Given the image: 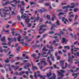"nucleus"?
I'll return each instance as SVG.
<instances>
[{"label":"nucleus","instance_id":"f257e3e1","mask_svg":"<svg viewBox=\"0 0 79 79\" xmlns=\"http://www.w3.org/2000/svg\"><path fill=\"white\" fill-rule=\"evenodd\" d=\"M47 27V26L43 24L40 26V28L39 30V34H42V33H43L44 31H46V29H42L43 27Z\"/></svg>","mask_w":79,"mask_h":79},{"label":"nucleus","instance_id":"f03ea898","mask_svg":"<svg viewBox=\"0 0 79 79\" xmlns=\"http://www.w3.org/2000/svg\"><path fill=\"white\" fill-rule=\"evenodd\" d=\"M2 11L3 12V15H4L3 16L2 15V13L1 12H0V15H1V17H3V18H6V15H8V13H7V11H9V10H6L5 9H3L2 10Z\"/></svg>","mask_w":79,"mask_h":79},{"label":"nucleus","instance_id":"7ed1b4c3","mask_svg":"<svg viewBox=\"0 0 79 79\" xmlns=\"http://www.w3.org/2000/svg\"><path fill=\"white\" fill-rule=\"evenodd\" d=\"M64 72H65V71L63 70H60V72H59V71H57L58 74L59 75H61V77H63V75L62 74V73H64Z\"/></svg>","mask_w":79,"mask_h":79},{"label":"nucleus","instance_id":"20e7f679","mask_svg":"<svg viewBox=\"0 0 79 79\" xmlns=\"http://www.w3.org/2000/svg\"><path fill=\"white\" fill-rule=\"evenodd\" d=\"M73 58H74V56H72V57L70 56H69L68 57V61L70 63H73Z\"/></svg>","mask_w":79,"mask_h":79},{"label":"nucleus","instance_id":"39448f33","mask_svg":"<svg viewBox=\"0 0 79 79\" xmlns=\"http://www.w3.org/2000/svg\"><path fill=\"white\" fill-rule=\"evenodd\" d=\"M13 3V2H9V1H7L5 3H3L2 4V6H6V5H7V4H10V3Z\"/></svg>","mask_w":79,"mask_h":79},{"label":"nucleus","instance_id":"423d86ee","mask_svg":"<svg viewBox=\"0 0 79 79\" xmlns=\"http://www.w3.org/2000/svg\"><path fill=\"white\" fill-rule=\"evenodd\" d=\"M38 16L39 14L37 15V17L36 18V19H35L34 21L33 22L34 23H35V21H38L39 20V19H40V17Z\"/></svg>","mask_w":79,"mask_h":79},{"label":"nucleus","instance_id":"0eeeda50","mask_svg":"<svg viewBox=\"0 0 79 79\" xmlns=\"http://www.w3.org/2000/svg\"><path fill=\"white\" fill-rule=\"evenodd\" d=\"M47 61L48 63H49L50 65H52V62L50 61V56H48L47 58Z\"/></svg>","mask_w":79,"mask_h":79},{"label":"nucleus","instance_id":"6e6552de","mask_svg":"<svg viewBox=\"0 0 79 79\" xmlns=\"http://www.w3.org/2000/svg\"><path fill=\"white\" fill-rule=\"evenodd\" d=\"M11 67H12V68H13L14 69L16 70V69H18L19 66H15V65H12Z\"/></svg>","mask_w":79,"mask_h":79},{"label":"nucleus","instance_id":"1a4fd4ad","mask_svg":"<svg viewBox=\"0 0 79 79\" xmlns=\"http://www.w3.org/2000/svg\"><path fill=\"white\" fill-rule=\"evenodd\" d=\"M68 42V41L66 40L65 38H63L62 39V43H65Z\"/></svg>","mask_w":79,"mask_h":79},{"label":"nucleus","instance_id":"9d476101","mask_svg":"<svg viewBox=\"0 0 79 79\" xmlns=\"http://www.w3.org/2000/svg\"><path fill=\"white\" fill-rule=\"evenodd\" d=\"M62 21L63 22L64 21H66V22H67V23H69L68 20H67V19H65V17H63L62 18Z\"/></svg>","mask_w":79,"mask_h":79},{"label":"nucleus","instance_id":"9b49d317","mask_svg":"<svg viewBox=\"0 0 79 79\" xmlns=\"http://www.w3.org/2000/svg\"><path fill=\"white\" fill-rule=\"evenodd\" d=\"M64 60H62L60 61V64L62 66H63L64 65Z\"/></svg>","mask_w":79,"mask_h":79},{"label":"nucleus","instance_id":"f8f14e48","mask_svg":"<svg viewBox=\"0 0 79 79\" xmlns=\"http://www.w3.org/2000/svg\"><path fill=\"white\" fill-rule=\"evenodd\" d=\"M44 5L45 6H50L49 8H51V7H50V4L48 2H46L44 4Z\"/></svg>","mask_w":79,"mask_h":79},{"label":"nucleus","instance_id":"ddd939ff","mask_svg":"<svg viewBox=\"0 0 79 79\" xmlns=\"http://www.w3.org/2000/svg\"><path fill=\"white\" fill-rule=\"evenodd\" d=\"M25 15H26V14H25L23 15H22L21 17V18H23V19L24 20V19H25V18H26V16H25Z\"/></svg>","mask_w":79,"mask_h":79},{"label":"nucleus","instance_id":"4468645a","mask_svg":"<svg viewBox=\"0 0 79 79\" xmlns=\"http://www.w3.org/2000/svg\"><path fill=\"white\" fill-rule=\"evenodd\" d=\"M39 11H40L41 13H44L45 12V10L44 9V8H43L42 10L41 9H40L39 10Z\"/></svg>","mask_w":79,"mask_h":79},{"label":"nucleus","instance_id":"2eb2a0df","mask_svg":"<svg viewBox=\"0 0 79 79\" xmlns=\"http://www.w3.org/2000/svg\"><path fill=\"white\" fill-rule=\"evenodd\" d=\"M5 36H3L2 38L1 39V41L2 42H5Z\"/></svg>","mask_w":79,"mask_h":79},{"label":"nucleus","instance_id":"dca6fc26","mask_svg":"<svg viewBox=\"0 0 79 79\" xmlns=\"http://www.w3.org/2000/svg\"><path fill=\"white\" fill-rule=\"evenodd\" d=\"M31 66V64H27L26 65V66H24V69H26L27 68H28L29 67Z\"/></svg>","mask_w":79,"mask_h":79},{"label":"nucleus","instance_id":"f3484780","mask_svg":"<svg viewBox=\"0 0 79 79\" xmlns=\"http://www.w3.org/2000/svg\"><path fill=\"white\" fill-rule=\"evenodd\" d=\"M44 63V66H45V65H47V63L45 61H41V63Z\"/></svg>","mask_w":79,"mask_h":79},{"label":"nucleus","instance_id":"a211bd4d","mask_svg":"<svg viewBox=\"0 0 79 79\" xmlns=\"http://www.w3.org/2000/svg\"><path fill=\"white\" fill-rule=\"evenodd\" d=\"M5 63H10V60L8 59V58H7L6 60H4Z\"/></svg>","mask_w":79,"mask_h":79},{"label":"nucleus","instance_id":"6ab92c4d","mask_svg":"<svg viewBox=\"0 0 79 79\" xmlns=\"http://www.w3.org/2000/svg\"><path fill=\"white\" fill-rule=\"evenodd\" d=\"M42 50L44 51V52H46L47 51V50L46 49V48L45 46H44V48H42Z\"/></svg>","mask_w":79,"mask_h":79},{"label":"nucleus","instance_id":"aec40b11","mask_svg":"<svg viewBox=\"0 0 79 79\" xmlns=\"http://www.w3.org/2000/svg\"><path fill=\"white\" fill-rule=\"evenodd\" d=\"M24 11V9H23L21 8L20 9V11L22 15H23V14Z\"/></svg>","mask_w":79,"mask_h":79},{"label":"nucleus","instance_id":"412c9836","mask_svg":"<svg viewBox=\"0 0 79 79\" xmlns=\"http://www.w3.org/2000/svg\"><path fill=\"white\" fill-rule=\"evenodd\" d=\"M55 27V25H54V24L52 25L51 27L50 28V30H52V29H53V28H54V27Z\"/></svg>","mask_w":79,"mask_h":79},{"label":"nucleus","instance_id":"4be33fe9","mask_svg":"<svg viewBox=\"0 0 79 79\" xmlns=\"http://www.w3.org/2000/svg\"><path fill=\"white\" fill-rule=\"evenodd\" d=\"M29 21H30V20L29 19H25V21L27 22V24H28V23H29Z\"/></svg>","mask_w":79,"mask_h":79},{"label":"nucleus","instance_id":"5701e85b","mask_svg":"<svg viewBox=\"0 0 79 79\" xmlns=\"http://www.w3.org/2000/svg\"><path fill=\"white\" fill-rule=\"evenodd\" d=\"M46 18H47L49 20L51 19H50V15H47Z\"/></svg>","mask_w":79,"mask_h":79},{"label":"nucleus","instance_id":"b1692460","mask_svg":"<svg viewBox=\"0 0 79 79\" xmlns=\"http://www.w3.org/2000/svg\"><path fill=\"white\" fill-rule=\"evenodd\" d=\"M76 54L77 56H79V52H76V53H74V55L75 56H76Z\"/></svg>","mask_w":79,"mask_h":79},{"label":"nucleus","instance_id":"393cba45","mask_svg":"<svg viewBox=\"0 0 79 79\" xmlns=\"http://www.w3.org/2000/svg\"><path fill=\"white\" fill-rule=\"evenodd\" d=\"M24 73V72L21 71V72L19 73V75H20V76H22L23 74Z\"/></svg>","mask_w":79,"mask_h":79},{"label":"nucleus","instance_id":"a878e982","mask_svg":"<svg viewBox=\"0 0 79 79\" xmlns=\"http://www.w3.org/2000/svg\"><path fill=\"white\" fill-rule=\"evenodd\" d=\"M79 24V23L77 22H74L73 24H72V26H75V25H76V24Z\"/></svg>","mask_w":79,"mask_h":79},{"label":"nucleus","instance_id":"bb28decb","mask_svg":"<svg viewBox=\"0 0 79 79\" xmlns=\"http://www.w3.org/2000/svg\"><path fill=\"white\" fill-rule=\"evenodd\" d=\"M51 75H52V73L50 72H49V73H48L47 74V76L48 77H50V76H51Z\"/></svg>","mask_w":79,"mask_h":79},{"label":"nucleus","instance_id":"cd10ccee","mask_svg":"<svg viewBox=\"0 0 79 79\" xmlns=\"http://www.w3.org/2000/svg\"><path fill=\"white\" fill-rule=\"evenodd\" d=\"M51 50H49L48 51V52L47 53V55H51Z\"/></svg>","mask_w":79,"mask_h":79},{"label":"nucleus","instance_id":"c85d7f7f","mask_svg":"<svg viewBox=\"0 0 79 79\" xmlns=\"http://www.w3.org/2000/svg\"><path fill=\"white\" fill-rule=\"evenodd\" d=\"M21 4L22 6H24V5H25V3H24V1H22Z\"/></svg>","mask_w":79,"mask_h":79},{"label":"nucleus","instance_id":"c756f323","mask_svg":"<svg viewBox=\"0 0 79 79\" xmlns=\"http://www.w3.org/2000/svg\"><path fill=\"white\" fill-rule=\"evenodd\" d=\"M11 41H9L7 43V45H9V46H10V47H11Z\"/></svg>","mask_w":79,"mask_h":79},{"label":"nucleus","instance_id":"7c9ffc66","mask_svg":"<svg viewBox=\"0 0 79 79\" xmlns=\"http://www.w3.org/2000/svg\"><path fill=\"white\" fill-rule=\"evenodd\" d=\"M40 77V78H41V79H45V76H42V75H41Z\"/></svg>","mask_w":79,"mask_h":79},{"label":"nucleus","instance_id":"2f4dec72","mask_svg":"<svg viewBox=\"0 0 79 79\" xmlns=\"http://www.w3.org/2000/svg\"><path fill=\"white\" fill-rule=\"evenodd\" d=\"M58 15L59 16H60V15H64V13L62 12H60L59 13Z\"/></svg>","mask_w":79,"mask_h":79},{"label":"nucleus","instance_id":"473e14b6","mask_svg":"<svg viewBox=\"0 0 79 79\" xmlns=\"http://www.w3.org/2000/svg\"><path fill=\"white\" fill-rule=\"evenodd\" d=\"M55 33V32L53 31H50L49 33V34H53Z\"/></svg>","mask_w":79,"mask_h":79},{"label":"nucleus","instance_id":"72a5a7b5","mask_svg":"<svg viewBox=\"0 0 79 79\" xmlns=\"http://www.w3.org/2000/svg\"><path fill=\"white\" fill-rule=\"evenodd\" d=\"M34 4H35V2H30V5H34Z\"/></svg>","mask_w":79,"mask_h":79},{"label":"nucleus","instance_id":"f704fd0d","mask_svg":"<svg viewBox=\"0 0 79 79\" xmlns=\"http://www.w3.org/2000/svg\"><path fill=\"white\" fill-rule=\"evenodd\" d=\"M34 76L35 78H36V79L37 78V74H36V73L35 72L34 73Z\"/></svg>","mask_w":79,"mask_h":79},{"label":"nucleus","instance_id":"c9c22d12","mask_svg":"<svg viewBox=\"0 0 79 79\" xmlns=\"http://www.w3.org/2000/svg\"><path fill=\"white\" fill-rule=\"evenodd\" d=\"M59 21H57L56 22V25L57 26H60V23H59Z\"/></svg>","mask_w":79,"mask_h":79},{"label":"nucleus","instance_id":"e433bc0d","mask_svg":"<svg viewBox=\"0 0 79 79\" xmlns=\"http://www.w3.org/2000/svg\"><path fill=\"white\" fill-rule=\"evenodd\" d=\"M64 48H67V49H69V47L68 46H66L64 47Z\"/></svg>","mask_w":79,"mask_h":79},{"label":"nucleus","instance_id":"4c0bfd02","mask_svg":"<svg viewBox=\"0 0 79 79\" xmlns=\"http://www.w3.org/2000/svg\"><path fill=\"white\" fill-rule=\"evenodd\" d=\"M15 36H18V35L19 37L21 36L19 33H16L15 35Z\"/></svg>","mask_w":79,"mask_h":79},{"label":"nucleus","instance_id":"58836bf2","mask_svg":"<svg viewBox=\"0 0 79 79\" xmlns=\"http://www.w3.org/2000/svg\"><path fill=\"white\" fill-rule=\"evenodd\" d=\"M4 31L5 32L7 33V32H9V30H5V29H3L2 32H3V31Z\"/></svg>","mask_w":79,"mask_h":79},{"label":"nucleus","instance_id":"ea45409f","mask_svg":"<svg viewBox=\"0 0 79 79\" xmlns=\"http://www.w3.org/2000/svg\"><path fill=\"white\" fill-rule=\"evenodd\" d=\"M54 68H57V69H59V67H57L56 65L55 64L54 65Z\"/></svg>","mask_w":79,"mask_h":79},{"label":"nucleus","instance_id":"a19ab883","mask_svg":"<svg viewBox=\"0 0 79 79\" xmlns=\"http://www.w3.org/2000/svg\"><path fill=\"white\" fill-rule=\"evenodd\" d=\"M2 45H7V44L5 43H2Z\"/></svg>","mask_w":79,"mask_h":79},{"label":"nucleus","instance_id":"79ce46f5","mask_svg":"<svg viewBox=\"0 0 79 79\" xmlns=\"http://www.w3.org/2000/svg\"><path fill=\"white\" fill-rule=\"evenodd\" d=\"M54 46H55V47H56L57 46H59V45H60V44L59 43H58V44H54Z\"/></svg>","mask_w":79,"mask_h":79},{"label":"nucleus","instance_id":"37998d69","mask_svg":"<svg viewBox=\"0 0 79 79\" xmlns=\"http://www.w3.org/2000/svg\"><path fill=\"white\" fill-rule=\"evenodd\" d=\"M8 40L9 41H10V40L11 41H12V40H13V38H8Z\"/></svg>","mask_w":79,"mask_h":79},{"label":"nucleus","instance_id":"c03bdc74","mask_svg":"<svg viewBox=\"0 0 79 79\" xmlns=\"http://www.w3.org/2000/svg\"><path fill=\"white\" fill-rule=\"evenodd\" d=\"M17 19L18 21H20V20H21V18L20 17V16H18L17 17Z\"/></svg>","mask_w":79,"mask_h":79},{"label":"nucleus","instance_id":"a18cd8bd","mask_svg":"<svg viewBox=\"0 0 79 79\" xmlns=\"http://www.w3.org/2000/svg\"><path fill=\"white\" fill-rule=\"evenodd\" d=\"M11 33L12 34V35H13V36H15V35L14 34L15 33V31H12V32H11Z\"/></svg>","mask_w":79,"mask_h":79},{"label":"nucleus","instance_id":"49530a36","mask_svg":"<svg viewBox=\"0 0 79 79\" xmlns=\"http://www.w3.org/2000/svg\"><path fill=\"white\" fill-rule=\"evenodd\" d=\"M73 16H74V15H71L69 16V18H73Z\"/></svg>","mask_w":79,"mask_h":79},{"label":"nucleus","instance_id":"de8ad7c7","mask_svg":"<svg viewBox=\"0 0 79 79\" xmlns=\"http://www.w3.org/2000/svg\"><path fill=\"white\" fill-rule=\"evenodd\" d=\"M47 34H44L42 35V37H43V38H44L45 36H47Z\"/></svg>","mask_w":79,"mask_h":79},{"label":"nucleus","instance_id":"09e8293b","mask_svg":"<svg viewBox=\"0 0 79 79\" xmlns=\"http://www.w3.org/2000/svg\"><path fill=\"white\" fill-rule=\"evenodd\" d=\"M24 73L25 74H27V76L29 75V72L28 71H26L25 72H24Z\"/></svg>","mask_w":79,"mask_h":79},{"label":"nucleus","instance_id":"8fccbe9b","mask_svg":"<svg viewBox=\"0 0 79 79\" xmlns=\"http://www.w3.org/2000/svg\"><path fill=\"white\" fill-rule=\"evenodd\" d=\"M60 33L61 34H62V35H64V32L63 31H60Z\"/></svg>","mask_w":79,"mask_h":79},{"label":"nucleus","instance_id":"3c124183","mask_svg":"<svg viewBox=\"0 0 79 79\" xmlns=\"http://www.w3.org/2000/svg\"><path fill=\"white\" fill-rule=\"evenodd\" d=\"M27 25H28V27H31V24L30 23H27Z\"/></svg>","mask_w":79,"mask_h":79},{"label":"nucleus","instance_id":"603ef678","mask_svg":"<svg viewBox=\"0 0 79 79\" xmlns=\"http://www.w3.org/2000/svg\"><path fill=\"white\" fill-rule=\"evenodd\" d=\"M28 62V60H23V63H27Z\"/></svg>","mask_w":79,"mask_h":79},{"label":"nucleus","instance_id":"864d4df0","mask_svg":"<svg viewBox=\"0 0 79 79\" xmlns=\"http://www.w3.org/2000/svg\"><path fill=\"white\" fill-rule=\"evenodd\" d=\"M17 6L18 8H21V4H18Z\"/></svg>","mask_w":79,"mask_h":79},{"label":"nucleus","instance_id":"5fc2aeb1","mask_svg":"<svg viewBox=\"0 0 79 79\" xmlns=\"http://www.w3.org/2000/svg\"><path fill=\"white\" fill-rule=\"evenodd\" d=\"M77 15H76L75 16V19L74 20V21H75L76 20L77 18Z\"/></svg>","mask_w":79,"mask_h":79},{"label":"nucleus","instance_id":"6e6d98bb","mask_svg":"<svg viewBox=\"0 0 79 79\" xmlns=\"http://www.w3.org/2000/svg\"><path fill=\"white\" fill-rule=\"evenodd\" d=\"M25 39H26L27 41V40H28V39H29V37L28 36H25Z\"/></svg>","mask_w":79,"mask_h":79},{"label":"nucleus","instance_id":"4d7b16f0","mask_svg":"<svg viewBox=\"0 0 79 79\" xmlns=\"http://www.w3.org/2000/svg\"><path fill=\"white\" fill-rule=\"evenodd\" d=\"M62 9H66V8H67L66 6H64L62 7Z\"/></svg>","mask_w":79,"mask_h":79},{"label":"nucleus","instance_id":"13d9d810","mask_svg":"<svg viewBox=\"0 0 79 79\" xmlns=\"http://www.w3.org/2000/svg\"><path fill=\"white\" fill-rule=\"evenodd\" d=\"M31 56H36V54H33L32 55H31Z\"/></svg>","mask_w":79,"mask_h":79},{"label":"nucleus","instance_id":"bf43d9fd","mask_svg":"<svg viewBox=\"0 0 79 79\" xmlns=\"http://www.w3.org/2000/svg\"><path fill=\"white\" fill-rule=\"evenodd\" d=\"M32 41V39L30 38L29 39L27 40V42H29V41Z\"/></svg>","mask_w":79,"mask_h":79},{"label":"nucleus","instance_id":"052dcab7","mask_svg":"<svg viewBox=\"0 0 79 79\" xmlns=\"http://www.w3.org/2000/svg\"><path fill=\"white\" fill-rule=\"evenodd\" d=\"M60 59V56H57V60H59Z\"/></svg>","mask_w":79,"mask_h":79},{"label":"nucleus","instance_id":"680f3d73","mask_svg":"<svg viewBox=\"0 0 79 79\" xmlns=\"http://www.w3.org/2000/svg\"><path fill=\"white\" fill-rule=\"evenodd\" d=\"M20 39H21V36H20V37L18 38V41H20Z\"/></svg>","mask_w":79,"mask_h":79},{"label":"nucleus","instance_id":"e2e57ef3","mask_svg":"<svg viewBox=\"0 0 79 79\" xmlns=\"http://www.w3.org/2000/svg\"><path fill=\"white\" fill-rule=\"evenodd\" d=\"M68 20L70 22H72V21H73V20L72 19H70V18H69L68 19Z\"/></svg>","mask_w":79,"mask_h":79},{"label":"nucleus","instance_id":"0e129e2a","mask_svg":"<svg viewBox=\"0 0 79 79\" xmlns=\"http://www.w3.org/2000/svg\"><path fill=\"white\" fill-rule=\"evenodd\" d=\"M79 63V61L77 60L74 63V64H77V63Z\"/></svg>","mask_w":79,"mask_h":79},{"label":"nucleus","instance_id":"69168bd1","mask_svg":"<svg viewBox=\"0 0 79 79\" xmlns=\"http://www.w3.org/2000/svg\"><path fill=\"white\" fill-rule=\"evenodd\" d=\"M14 74H15L16 75H19V73L17 72H16V73H14Z\"/></svg>","mask_w":79,"mask_h":79},{"label":"nucleus","instance_id":"338daca9","mask_svg":"<svg viewBox=\"0 0 79 79\" xmlns=\"http://www.w3.org/2000/svg\"><path fill=\"white\" fill-rule=\"evenodd\" d=\"M73 11H74L75 12H76V11H77V9H76V8H75L73 10Z\"/></svg>","mask_w":79,"mask_h":79},{"label":"nucleus","instance_id":"774afa93","mask_svg":"<svg viewBox=\"0 0 79 79\" xmlns=\"http://www.w3.org/2000/svg\"><path fill=\"white\" fill-rule=\"evenodd\" d=\"M30 78L31 79H33V76L32 75H30Z\"/></svg>","mask_w":79,"mask_h":79}]
</instances>
